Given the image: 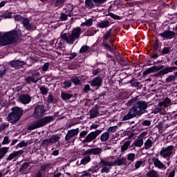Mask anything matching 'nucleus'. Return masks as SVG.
<instances>
[{
  "mask_svg": "<svg viewBox=\"0 0 177 177\" xmlns=\"http://www.w3.org/2000/svg\"><path fill=\"white\" fill-rule=\"evenodd\" d=\"M28 113V109L23 110V108L19 106H13L11 109V112L8 114L7 117V121L10 122L12 125L17 124L20 121L23 114Z\"/></svg>",
  "mask_w": 177,
  "mask_h": 177,
  "instance_id": "obj_1",
  "label": "nucleus"
},
{
  "mask_svg": "<svg viewBox=\"0 0 177 177\" xmlns=\"http://www.w3.org/2000/svg\"><path fill=\"white\" fill-rule=\"evenodd\" d=\"M84 32L81 27H76L73 29L71 33H64L61 35V42H66L69 45H73L77 39H80L81 34Z\"/></svg>",
  "mask_w": 177,
  "mask_h": 177,
  "instance_id": "obj_2",
  "label": "nucleus"
},
{
  "mask_svg": "<svg viewBox=\"0 0 177 177\" xmlns=\"http://www.w3.org/2000/svg\"><path fill=\"white\" fill-rule=\"evenodd\" d=\"M17 38V32L16 30H11L6 32L3 35L0 32V46H6V45H10L16 43Z\"/></svg>",
  "mask_w": 177,
  "mask_h": 177,
  "instance_id": "obj_3",
  "label": "nucleus"
},
{
  "mask_svg": "<svg viewBox=\"0 0 177 177\" xmlns=\"http://www.w3.org/2000/svg\"><path fill=\"white\" fill-rule=\"evenodd\" d=\"M100 153H102L101 148H91L83 151L82 152V156H83L84 158L81 160L80 164L86 165V164L91 162V160H92L91 156H98Z\"/></svg>",
  "mask_w": 177,
  "mask_h": 177,
  "instance_id": "obj_4",
  "label": "nucleus"
},
{
  "mask_svg": "<svg viewBox=\"0 0 177 177\" xmlns=\"http://www.w3.org/2000/svg\"><path fill=\"white\" fill-rule=\"evenodd\" d=\"M53 121V116H45L38 120L34 122L32 124L28 127V131H34V129H37L38 128H41L42 127H45L46 124H49V122H52Z\"/></svg>",
  "mask_w": 177,
  "mask_h": 177,
  "instance_id": "obj_5",
  "label": "nucleus"
},
{
  "mask_svg": "<svg viewBox=\"0 0 177 177\" xmlns=\"http://www.w3.org/2000/svg\"><path fill=\"white\" fill-rule=\"evenodd\" d=\"M157 73L153 75V77H156V78H162L164 75L169 73H174L175 70L177 69L176 66H167L165 67V65L156 66Z\"/></svg>",
  "mask_w": 177,
  "mask_h": 177,
  "instance_id": "obj_6",
  "label": "nucleus"
},
{
  "mask_svg": "<svg viewBox=\"0 0 177 177\" xmlns=\"http://www.w3.org/2000/svg\"><path fill=\"white\" fill-rule=\"evenodd\" d=\"M100 163L103 167H117V165L118 167H121V165H127V158H124V157H122V158H118L114 162L109 161L107 158L106 159L101 158Z\"/></svg>",
  "mask_w": 177,
  "mask_h": 177,
  "instance_id": "obj_7",
  "label": "nucleus"
},
{
  "mask_svg": "<svg viewBox=\"0 0 177 177\" xmlns=\"http://www.w3.org/2000/svg\"><path fill=\"white\" fill-rule=\"evenodd\" d=\"M149 106L147 105V102L143 100L138 101L131 108V109L134 112L136 115H142L146 111V109H147Z\"/></svg>",
  "mask_w": 177,
  "mask_h": 177,
  "instance_id": "obj_8",
  "label": "nucleus"
},
{
  "mask_svg": "<svg viewBox=\"0 0 177 177\" xmlns=\"http://www.w3.org/2000/svg\"><path fill=\"white\" fill-rule=\"evenodd\" d=\"M174 149L175 147L173 145H170L167 147H162L159 152V154L161 157H163L165 158V160L169 161V160H171V157H172Z\"/></svg>",
  "mask_w": 177,
  "mask_h": 177,
  "instance_id": "obj_9",
  "label": "nucleus"
},
{
  "mask_svg": "<svg viewBox=\"0 0 177 177\" xmlns=\"http://www.w3.org/2000/svg\"><path fill=\"white\" fill-rule=\"evenodd\" d=\"M46 113V109H45V106L37 105L35 107L34 112L32 113V117L36 120H39V118H42L43 115H45Z\"/></svg>",
  "mask_w": 177,
  "mask_h": 177,
  "instance_id": "obj_10",
  "label": "nucleus"
},
{
  "mask_svg": "<svg viewBox=\"0 0 177 177\" xmlns=\"http://www.w3.org/2000/svg\"><path fill=\"white\" fill-rule=\"evenodd\" d=\"M89 84L92 88L97 91V89H100V86H102V84H103V77L98 75L90 81Z\"/></svg>",
  "mask_w": 177,
  "mask_h": 177,
  "instance_id": "obj_11",
  "label": "nucleus"
},
{
  "mask_svg": "<svg viewBox=\"0 0 177 177\" xmlns=\"http://www.w3.org/2000/svg\"><path fill=\"white\" fill-rule=\"evenodd\" d=\"M26 66V62L24 61H20L19 59L10 61L8 63V67H12L15 68V70H19L23 68Z\"/></svg>",
  "mask_w": 177,
  "mask_h": 177,
  "instance_id": "obj_12",
  "label": "nucleus"
},
{
  "mask_svg": "<svg viewBox=\"0 0 177 177\" xmlns=\"http://www.w3.org/2000/svg\"><path fill=\"white\" fill-rule=\"evenodd\" d=\"M135 135H136V133H130V135L128 136L127 138H124V140H129L126 141L121 147V151L122 153H124V151H126V150H128V147L131 146V143H132V139H135Z\"/></svg>",
  "mask_w": 177,
  "mask_h": 177,
  "instance_id": "obj_13",
  "label": "nucleus"
},
{
  "mask_svg": "<svg viewBox=\"0 0 177 177\" xmlns=\"http://www.w3.org/2000/svg\"><path fill=\"white\" fill-rule=\"evenodd\" d=\"M50 169V163H46L40 167V170L37 171L35 177H44V172H49Z\"/></svg>",
  "mask_w": 177,
  "mask_h": 177,
  "instance_id": "obj_14",
  "label": "nucleus"
},
{
  "mask_svg": "<svg viewBox=\"0 0 177 177\" xmlns=\"http://www.w3.org/2000/svg\"><path fill=\"white\" fill-rule=\"evenodd\" d=\"M159 36L162 37V38H166L167 39H172V38L176 37V33L172 30H167L164 32L160 33Z\"/></svg>",
  "mask_w": 177,
  "mask_h": 177,
  "instance_id": "obj_15",
  "label": "nucleus"
},
{
  "mask_svg": "<svg viewBox=\"0 0 177 177\" xmlns=\"http://www.w3.org/2000/svg\"><path fill=\"white\" fill-rule=\"evenodd\" d=\"M152 162H153V165L156 168L158 169H161V171H164L167 169V167L164 163L161 162V160H158V158H153Z\"/></svg>",
  "mask_w": 177,
  "mask_h": 177,
  "instance_id": "obj_16",
  "label": "nucleus"
},
{
  "mask_svg": "<svg viewBox=\"0 0 177 177\" xmlns=\"http://www.w3.org/2000/svg\"><path fill=\"white\" fill-rule=\"evenodd\" d=\"M23 154H24V150L20 149L17 151H14L6 158V161H12V160H13V158H16V157H19V156H23Z\"/></svg>",
  "mask_w": 177,
  "mask_h": 177,
  "instance_id": "obj_17",
  "label": "nucleus"
},
{
  "mask_svg": "<svg viewBox=\"0 0 177 177\" xmlns=\"http://www.w3.org/2000/svg\"><path fill=\"white\" fill-rule=\"evenodd\" d=\"M19 100L22 104H28L31 102V96L28 94H21L19 97Z\"/></svg>",
  "mask_w": 177,
  "mask_h": 177,
  "instance_id": "obj_18",
  "label": "nucleus"
},
{
  "mask_svg": "<svg viewBox=\"0 0 177 177\" xmlns=\"http://www.w3.org/2000/svg\"><path fill=\"white\" fill-rule=\"evenodd\" d=\"M147 133H140V136L136 139L135 142L133 143L136 147H142L143 146V136H146Z\"/></svg>",
  "mask_w": 177,
  "mask_h": 177,
  "instance_id": "obj_19",
  "label": "nucleus"
},
{
  "mask_svg": "<svg viewBox=\"0 0 177 177\" xmlns=\"http://www.w3.org/2000/svg\"><path fill=\"white\" fill-rule=\"evenodd\" d=\"M90 117L91 118H96L99 117V106L97 104L95 105L89 111Z\"/></svg>",
  "mask_w": 177,
  "mask_h": 177,
  "instance_id": "obj_20",
  "label": "nucleus"
},
{
  "mask_svg": "<svg viewBox=\"0 0 177 177\" xmlns=\"http://www.w3.org/2000/svg\"><path fill=\"white\" fill-rule=\"evenodd\" d=\"M21 23L28 31H31V30H32V24H30V19L28 18H24Z\"/></svg>",
  "mask_w": 177,
  "mask_h": 177,
  "instance_id": "obj_21",
  "label": "nucleus"
},
{
  "mask_svg": "<svg viewBox=\"0 0 177 177\" xmlns=\"http://www.w3.org/2000/svg\"><path fill=\"white\" fill-rule=\"evenodd\" d=\"M136 116L137 115L135 112L131 109H130L128 113L122 118V121H128V120L135 118Z\"/></svg>",
  "mask_w": 177,
  "mask_h": 177,
  "instance_id": "obj_22",
  "label": "nucleus"
},
{
  "mask_svg": "<svg viewBox=\"0 0 177 177\" xmlns=\"http://www.w3.org/2000/svg\"><path fill=\"white\" fill-rule=\"evenodd\" d=\"M99 136V133H88V135L83 140V143H89L93 140L96 139V137Z\"/></svg>",
  "mask_w": 177,
  "mask_h": 177,
  "instance_id": "obj_23",
  "label": "nucleus"
},
{
  "mask_svg": "<svg viewBox=\"0 0 177 177\" xmlns=\"http://www.w3.org/2000/svg\"><path fill=\"white\" fill-rule=\"evenodd\" d=\"M30 77H32L36 84L38 82V81H39V80L42 78V76H41V73L38 71H32Z\"/></svg>",
  "mask_w": 177,
  "mask_h": 177,
  "instance_id": "obj_24",
  "label": "nucleus"
},
{
  "mask_svg": "<svg viewBox=\"0 0 177 177\" xmlns=\"http://www.w3.org/2000/svg\"><path fill=\"white\" fill-rule=\"evenodd\" d=\"M111 26V23L109 20L101 21L98 24H97V27L99 28H107V27H110Z\"/></svg>",
  "mask_w": 177,
  "mask_h": 177,
  "instance_id": "obj_25",
  "label": "nucleus"
},
{
  "mask_svg": "<svg viewBox=\"0 0 177 177\" xmlns=\"http://www.w3.org/2000/svg\"><path fill=\"white\" fill-rule=\"evenodd\" d=\"M171 104V99L166 97L165 100L159 102L160 107H169Z\"/></svg>",
  "mask_w": 177,
  "mask_h": 177,
  "instance_id": "obj_26",
  "label": "nucleus"
},
{
  "mask_svg": "<svg viewBox=\"0 0 177 177\" xmlns=\"http://www.w3.org/2000/svg\"><path fill=\"white\" fill-rule=\"evenodd\" d=\"M158 52L160 56H164V55H168L171 53V47L165 46L162 50L161 48H159Z\"/></svg>",
  "mask_w": 177,
  "mask_h": 177,
  "instance_id": "obj_27",
  "label": "nucleus"
},
{
  "mask_svg": "<svg viewBox=\"0 0 177 177\" xmlns=\"http://www.w3.org/2000/svg\"><path fill=\"white\" fill-rule=\"evenodd\" d=\"M74 136H77V133H66L65 140H69V143H74L75 140Z\"/></svg>",
  "mask_w": 177,
  "mask_h": 177,
  "instance_id": "obj_28",
  "label": "nucleus"
},
{
  "mask_svg": "<svg viewBox=\"0 0 177 177\" xmlns=\"http://www.w3.org/2000/svg\"><path fill=\"white\" fill-rule=\"evenodd\" d=\"M71 81L75 86H77V85H80L81 84V77L78 76H72L71 77Z\"/></svg>",
  "mask_w": 177,
  "mask_h": 177,
  "instance_id": "obj_29",
  "label": "nucleus"
},
{
  "mask_svg": "<svg viewBox=\"0 0 177 177\" xmlns=\"http://www.w3.org/2000/svg\"><path fill=\"white\" fill-rule=\"evenodd\" d=\"M177 78V71L174 72V75H170L169 77H167L165 79V81L167 84H169V82H172V81H175Z\"/></svg>",
  "mask_w": 177,
  "mask_h": 177,
  "instance_id": "obj_30",
  "label": "nucleus"
},
{
  "mask_svg": "<svg viewBox=\"0 0 177 177\" xmlns=\"http://www.w3.org/2000/svg\"><path fill=\"white\" fill-rule=\"evenodd\" d=\"M61 97L62 100H70L71 97H73V94L65 93V92H62L61 93Z\"/></svg>",
  "mask_w": 177,
  "mask_h": 177,
  "instance_id": "obj_31",
  "label": "nucleus"
},
{
  "mask_svg": "<svg viewBox=\"0 0 177 177\" xmlns=\"http://www.w3.org/2000/svg\"><path fill=\"white\" fill-rule=\"evenodd\" d=\"M147 177H160V174H158V171L152 169L147 173Z\"/></svg>",
  "mask_w": 177,
  "mask_h": 177,
  "instance_id": "obj_32",
  "label": "nucleus"
},
{
  "mask_svg": "<svg viewBox=\"0 0 177 177\" xmlns=\"http://www.w3.org/2000/svg\"><path fill=\"white\" fill-rule=\"evenodd\" d=\"M73 85V83L71 82V80H65L63 82V86L64 89H68V88H71V86Z\"/></svg>",
  "mask_w": 177,
  "mask_h": 177,
  "instance_id": "obj_33",
  "label": "nucleus"
},
{
  "mask_svg": "<svg viewBox=\"0 0 177 177\" xmlns=\"http://www.w3.org/2000/svg\"><path fill=\"white\" fill-rule=\"evenodd\" d=\"M139 99V96H136L133 97L132 99L129 100L127 102V106H133V104H136V103H138V100Z\"/></svg>",
  "mask_w": 177,
  "mask_h": 177,
  "instance_id": "obj_34",
  "label": "nucleus"
},
{
  "mask_svg": "<svg viewBox=\"0 0 177 177\" xmlns=\"http://www.w3.org/2000/svg\"><path fill=\"white\" fill-rule=\"evenodd\" d=\"M9 151V147H3L0 149V157H5L6 154H7Z\"/></svg>",
  "mask_w": 177,
  "mask_h": 177,
  "instance_id": "obj_35",
  "label": "nucleus"
},
{
  "mask_svg": "<svg viewBox=\"0 0 177 177\" xmlns=\"http://www.w3.org/2000/svg\"><path fill=\"white\" fill-rule=\"evenodd\" d=\"M85 6L86 9H93L95 5L93 4V0H86Z\"/></svg>",
  "mask_w": 177,
  "mask_h": 177,
  "instance_id": "obj_36",
  "label": "nucleus"
},
{
  "mask_svg": "<svg viewBox=\"0 0 177 177\" xmlns=\"http://www.w3.org/2000/svg\"><path fill=\"white\" fill-rule=\"evenodd\" d=\"M106 16H110V17H111V19H113V20H122V17H120V15H117L111 12H108V14L106 15Z\"/></svg>",
  "mask_w": 177,
  "mask_h": 177,
  "instance_id": "obj_37",
  "label": "nucleus"
},
{
  "mask_svg": "<svg viewBox=\"0 0 177 177\" xmlns=\"http://www.w3.org/2000/svg\"><path fill=\"white\" fill-rule=\"evenodd\" d=\"M39 91L40 93H41L43 96H46V95H48V92H49V88H48V87H45V86H41L39 88Z\"/></svg>",
  "mask_w": 177,
  "mask_h": 177,
  "instance_id": "obj_38",
  "label": "nucleus"
},
{
  "mask_svg": "<svg viewBox=\"0 0 177 177\" xmlns=\"http://www.w3.org/2000/svg\"><path fill=\"white\" fill-rule=\"evenodd\" d=\"M135 80L133 77L128 82V84H131V86L133 88H139L140 86V83L139 82H133Z\"/></svg>",
  "mask_w": 177,
  "mask_h": 177,
  "instance_id": "obj_39",
  "label": "nucleus"
},
{
  "mask_svg": "<svg viewBox=\"0 0 177 177\" xmlns=\"http://www.w3.org/2000/svg\"><path fill=\"white\" fill-rule=\"evenodd\" d=\"M28 167H30L29 162H24L19 167V171L20 173H21V172H23V171H26V169H27V168H28Z\"/></svg>",
  "mask_w": 177,
  "mask_h": 177,
  "instance_id": "obj_40",
  "label": "nucleus"
},
{
  "mask_svg": "<svg viewBox=\"0 0 177 177\" xmlns=\"http://www.w3.org/2000/svg\"><path fill=\"white\" fill-rule=\"evenodd\" d=\"M59 139H60V137L57 134H54L50 138L49 140L50 143H56Z\"/></svg>",
  "mask_w": 177,
  "mask_h": 177,
  "instance_id": "obj_41",
  "label": "nucleus"
},
{
  "mask_svg": "<svg viewBox=\"0 0 177 177\" xmlns=\"http://www.w3.org/2000/svg\"><path fill=\"white\" fill-rule=\"evenodd\" d=\"M66 56H69L68 59L69 60H73V59H75V57H77V56H78V53L73 52V53H65Z\"/></svg>",
  "mask_w": 177,
  "mask_h": 177,
  "instance_id": "obj_42",
  "label": "nucleus"
},
{
  "mask_svg": "<svg viewBox=\"0 0 177 177\" xmlns=\"http://www.w3.org/2000/svg\"><path fill=\"white\" fill-rule=\"evenodd\" d=\"M152 145H153V141H151V140L150 139L147 140V141L145 142V147L146 150L150 149Z\"/></svg>",
  "mask_w": 177,
  "mask_h": 177,
  "instance_id": "obj_43",
  "label": "nucleus"
},
{
  "mask_svg": "<svg viewBox=\"0 0 177 177\" xmlns=\"http://www.w3.org/2000/svg\"><path fill=\"white\" fill-rule=\"evenodd\" d=\"M107 1L109 0H93V2H94L96 6H100L101 5L106 3Z\"/></svg>",
  "mask_w": 177,
  "mask_h": 177,
  "instance_id": "obj_44",
  "label": "nucleus"
},
{
  "mask_svg": "<svg viewBox=\"0 0 177 177\" xmlns=\"http://www.w3.org/2000/svg\"><path fill=\"white\" fill-rule=\"evenodd\" d=\"M109 138H110V133H102L100 139L102 142H107Z\"/></svg>",
  "mask_w": 177,
  "mask_h": 177,
  "instance_id": "obj_45",
  "label": "nucleus"
},
{
  "mask_svg": "<svg viewBox=\"0 0 177 177\" xmlns=\"http://www.w3.org/2000/svg\"><path fill=\"white\" fill-rule=\"evenodd\" d=\"M66 0H57L55 3V6L56 8H59L60 6H64Z\"/></svg>",
  "mask_w": 177,
  "mask_h": 177,
  "instance_id": "obj_46",
  "label": "nucleus"
},
{
  "mask_svg": "<svg viewBox=\"0 0 177 177\" xmlns=\"http://www.w3.org/2000/svg\"><path fill=\"white\" fill-rule=\"evenodd\" d=\"M102 47L109 50V52H113L114 50V48L111 47V46L109 45V44L106 43V41H103Z\"/></svg>",
  "mask_w": 177,
  "mask_h": 177,
  "instance_id": "obj_47",
  "label": "nucleus"
},
{
  "mask_svg": "<svg viewBox=\"0 0 177 177\" xmlns=\"http://www.w3.org/2000/svg\"><path fill=\"white\" fill-rule=\"evenodd\" d=\"M160 47V45H159V43H158V38H156L155 39V44L153 46V52H157V50L158 51L159 50V48Z\"/></svg>",
  "mask_w": 177,
  "mask_h": 177,
  "instance_id": "obj_48",
  "label": "nucleus"
},
{
  "mask_svg": "<svg viewBox=\"0 0 177 177\" xmlns=\"http://www.w3.org/2000/svg\"><path fill=\"white\" fill-rule=\"evenodd\" d=\"M91 174H95V172H97L99 171V166L95 165L92 166L90 169H88Z\"/></svg>",
  "mask_w": 177,
  "mask_h": 177,
  "instance_id": "obj_49",
  "label": "nucleus"
},
{
  "mask_svg": "<svg viewBox=\"0 0 177 177\" xmlns=\"http://www.w3.org/2000/svg\"><path fill=\"white\" fill-rule=\"evenodd\" d=\"M89 50V46H82L80 49V53H86Z\"/></svg>",
  "mask_w": 177,
  "mask_h": 177,
  "instance_id": "obj_50",
  "label": "nucleus"
},
{
  "mask_svg": "<svg viewBox=\"0 0 177 177\" xmlns=\"http://www.w3.org/2000/svg\"><path fill=\"white\" fill-rule=\"evenodd\" d=\"M12 13L10 12H5L3 15H1L0 17H3V19H12Z\"/></svg>",
  "mask_w": 177,
  "mask_h": 177,
  "instance_id": "obj_51",
  "label": "nucleus"
},
{
  "mask_svg": "<svg viewBox=\"0 0 177 177\" xmlns=\"http://www.w3.org/2000/svg\"><path fill=\"white\" fill-rule=\"evenodd\" d=\"M8 68L6 67H3L0 68V78H2V77L6 74Z\"/></svg>",
  "mask_w": 177,
  "mask_h": 177,
  "instance_id": "obj_52",
  "label": "nucleus"
},
{
  "mask_svg": "<svg viewBox=\"0 0 177 177\" xmlns=\"http://www.w3.org/2000/svg\"><path fill=\"white\" fill-rule=\"evenodd\" d=\"M25 82H26V84H31L32 82L33 84H37L34 79L32 77V76H28V77L25 78Z\"/></svg>",
  "mask_w": 177,
  "mask_h": 177,
  "instance_id": "obj_53",
  "label": "nucleus"
},
{
  "mask_svg": "<svg viewBox=\"0 0 177 177\" xmlns=\"http://www.w3.org/2000/svg\"><path fill=\"white\" fill-rule=\"evenodd\" d=\"M50 140L49 139H44L41 142V146L43 147H46V146H48L50 145Z\"/></svg>",
  "mask_w": 177,
  "mask_h": 177,
  "instance_id": "obj_54",
  "label": "nucleus"
},
{
  "mask_svg": "<svg viewBox=\"0 0 177 177\" xmlns=\"http://www.w3.org/2000/svg\"><path fill=\"white\" fill-rule=\"evenodd\" d=\"M27 146H28V142L25 140H22L18 144V147H19L20 149H21V147H27Z\"/></svg>",
  "mask_w": 177,
  "mask_h": 177,
  "instance_id": "obj_55",
  "label": "nucleus"
},
{
  "mask_svg": "<svg viewBox=\"0 0 177 177\" xmlns=\"http://www.w3.org/2000/svg\"><path fill=\"white\" fill-rule=\"evenodd\" d=\"M85 26L86 27H91L93 24V19H88L84 22Z\"/></svg>",
  "mask_w": 177,
  "mask_h": 177,
  "instance_id": "obj_56",
  "label": "nucleus"
},
{
  "mask_svg": "<svg viewBox=\"0 0 177 177\" xmlns=\"http://www.w3.org/2000/svg\"><path fill=\"white\" fill-rule=\"evenodd\" d=\"M127 160L131 162L135 161V153H129L127 155Z\"/></svg>",
  "mask_w": 177,
  "mask_h": 177,
  "instance_id": "obj_57",
  "label": "nucleus"
},
{
  "mask_svg": "<svg viewBox=\"0 0 177 177\" xmlns=\"http://www.w3.org/2000/svg\"><path fill=\"white\" fill-rule=\"evenodd\" d=\"M89 91H92L91 89V85L89 84H86L83 88V92L84 93H88V92H89Z\"/></svg>",
  "mask_w": 177,
  "mask_h": 177,
  "instance_id": "obj_58",
  "label": "nucleus"
},
{
  "mask_svg": "<svg viewBox=\"0 0 177 177\" xmlns=\"http://www.w3.org/2000/svg\"><path fill=\"white\" fill-rule=\"evenodd\" d=\"M14 19L16 21H23V19L24 18H23V16H21L20 15H15Z\"/></svg>",
  "mask_w": 177,
  "mask_h": 177,
  "instance_id": "obj_59",
  "label": "nucleus"
},
{
  "mask_svg": "<svg viewBox=\"0 0 177 177\" xmlns=\"http://www.w3.org/2000/svg\"><path fill=\"white\" fill-rule=\"evenodd\" d=\"M142 164H143V161L142 160L137 161L136 162V164H135L136 169H139V168H140V167H142Z\"/></svg>",
  "mask_w": 177,
  "mask_h": 177,
  "instance_id": "obj_60",
  "label": "nucleus"
},
{
  "mask_svg": "<svg viewBox=\"0 0 177 177\" xmlns=\"http://www.w3.org/2000/svg\"><path fill=\"white\" fill-rule=\"evenodd\" d=\"M91 175H92V174L91 173V171H89V169H88L87 171H83L81 176L82 177H84V176H91Z\"/></svg>",
  "mask_w": 177,
  "mask_h": 177,
  "instance_id": "obj_61",
  "label": "nucleus"
},
{
  "mask_svg": "<svg viewBox=\"0 0 177 177\" xmlns=\"http://www.w3.org/2000/svg\"><path fill=\"white\" fill-rule=\"evenodd\" d=\"M10 143V140H9V137L6 136L2 142V145H9Z\"/></svg>",
  "mask_w": 177,
  "mask_h": 177,
  "instance_id": "obj_62",
  "label": "nucleus"
},
{
  "mask_svg": "<svg viewBox=\"0 0 177 177\" xmlns=\"http://www.w3.org/2000/svg\"><path fill=\"white\" fill-rule=\"evenodd\" d=\"M47 103H48V104H50V103H53V95H52L51 94L49 95L47 97Z\"/></svg>",
  "mask_w": 177,
  "mask_h": 177,
  "instance_id": "obj_63",
  "label": "nucleus"
},
{
  "mask_svg": "<svg viewBox=\"0 0 177 177\" xmlns=\"http://www.w3.org/2000/svg\"><path fill=\"white\" fill-rule=\"evenodd\" d=\"M110 37H111V35L106 32V35H104L103 37H102L103 42H106L107 39H109V38H110Z\"/></svg>",
  "mask_w": 177,
  "mask_h": 177,
  "instance_id": "obj_64",
  "label": "nucleus"
}]
</instances>
